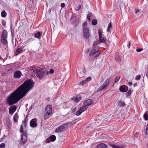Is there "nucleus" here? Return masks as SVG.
Instances as JSON below:
<instances>
[{
	"instance_id": "5701e85b",
	"label": "nucleus",
	"mask_w": 148,
	"mask_h": 148,
	"mask_svg": "<svg viewBox=\"0 0 148 148\" xmlns=\"http://www.w3.org/2000/svg\"><path fill=\"white\" fill-rule=\"evenodd\" d=\"M22 50L23 48L21 47L18 48V49H16L15 52V54L18 55V54L22 52Z\"/></svg>"
},
{
	"instance_id": "c03bdc74",
	"label": "nucleus",
	"mask_w": 148,
	"mask_h": 148,
	"mask_svg": "<svg viewBox=\"0 0 148 148\" xmlns=\"http://www.w3.org/2000/svg\"><path fill=\"white\" fill-rule=\"evenodd\" d=\"M23 124L25 126L27 124V122L25 121H24L22 122Z\"/></svg>"
},
{
	"instance_id": "b1692460",
	"label": "nucleus",
	"mask_w": 148,
	"mask_h": 148,
	"mask_svg": "<svg viewBox=\"0 0 148 148\" xmlns=\"http://www.w3.org/2000/svg\"><path fill=\"white\" fill-rule=\"evenodd\" d=\"M83 34L85 38L87 39L88 38L90 35L89 32L83 33Z\"/></svg>"
},
{
	"instance_id": "4d7b16f0",
	"label": "nucleus",
	"mask_w": 148,
	"mask_h": 148,
	"mask_svg": "<svg viewBox=\"0 0 148 148\" xmlns=\"http://www.w3.org/2000/svg\"><path fill=\"white\" fill-rule=\"evenodd\" d=\"M89 51V49H88L86 51V53H88V52Z\"/></svg>"
},
{
	"instance_id": "f03ea898",
	"label": "nucleus",
	"mask_w": 148,
	"mask_h": 148,
	"mask_svg": "<svg viewBox=\"0 0 148 148\" xmlns=\"http://www.w3.org/2000/svg\"><path fill=\"white\" fill-rule=\"evenodd\" d=\"M34 86L33 81L31 79H28L25 81L22 85L17 89L24 96Z\"/></svg>"
},
{
	"instance_id": "39448f33",
	"label": "nucleus",
	"mask_w": 148,
	"mask_h": 148,
	"mask_svg": "<svg viewBox=\"0 0 148 148\" xmlns=\"http://www.w3.org/2000/svg\"><path fill=\"white\" fill-rule=\"evenodd\" d=\"M70 123H66L60 125L55 130V132L57 133H61L64 131L66 128H67Z\"/></svg>"
},
{
	"instance_id": "ddd939ff",
	"label": "nucleus",
	"mask_w": 148,
	"mask_h": 148,
	"mask_svg": "<svg viewBox=\"0 0 148 148\" xmlns=\"http://www.w3.org/2000/svg\"><path fill=\"white\" fill-rule=\"evenodd\" d=\"M83 26V33L88 32H89L88 27L87 23L85 22L82 24Z\"/></svg>"
},
{
	"instance_id": "f3484780",
	"label": "nucleus",
	"mask_w": 148,
	"mask_h": 148,
	"mask_svg": "<svg viewBox=\"0 0 148 148\" xmlns=\"http://www.w3.org/2000/svg\"><path fill=\"white\" fill-rule=\"evenodd\" d=\"M98 52V51L96 49V47H95L90 51L89 54V56H93Z\"/></svg>"
},
{
	"instance_id": "052dcab7",
	"label": "nucleus",
	"mask_w": 148,
	"mask_h": 148,
	"mask_svg": "<svg viewBox=\"0 0 148 148\" xmlns=\"http://www.w3.org/2000/svg\"><path fill=\"white\" fill-rule=\"evenodd\" d=\"M117 60H118V61H119L120 60V59L119 58V59H117Z\"/></svg>"
},
{
	"instance_id": "8fccbe9b",
	"label": "nucleus",
	"mask_w": 148,
	"mask_h": 148,
	"mask_svg": "<svg viewBox=\"0 0 148 148\" xmlns=\"http://www.w3.org/2000/svg\"><path fill=\"white\" fill-rule=\"evenodd\" d=\"M128 84L130 86H131L132 85V82H129L128 83Z\"/></svg>"
},
{
	"instance_id": "e433bc0d",
	"label": "nucleus",
	"mask_w": 148,
	"mask_h": 148,
	"mask_svg": "<svg viewBox=\"0 0 148 148\" xmlns=\"http://www.w3.org/2000/svg\"><path fill=\"white\" fill-rule=\"evenodd\" d=\"M86 83V80H84L82 81L79 83V84L80 85H82L83 84H84Z\"/></svg>"
},
{
	"instance_id": "4be33fe9",
	"label": "nucleus",
	"mask_w": 148,
	"mask_h": 148,
	"mask_svg": "<svg viewBox=\"0 0 148 148\" xmlns=\"http://www.w3.org/2000/svg\"><path fill=\"white\" fill-rule=\"evenodd\" d=\"M1 42L4 45H8V41L6 38H1Z\"/></svg>"
},
{
	"instance_id": "412c9836",
	"label": "nucleus",
	"mask_w": 148,
	"mask_h": 148,
	"mask_svg": "<svg viewBox=\"0 0 148 148\" xmlns=\"http://www.w3.org/2000/svg\"><path fill=\"white\" fill-rule=\"evenodd\" d=\"M42 34V33H40V32H38L35 33L34 34V37L36 38H38V39H40V37Z\"/></svg>"
},
{
	"instance_id": "4c0bfd02",
	"label": "nucleus",
	"mask_w": 148,
	"mask_h": 148,
	"mask_svg": "<svg viewBox=\"0 0 148 148\" xmlns=\"http://www.w3.org/2000/svg\"><path fill=\"white\" fill-rule=\"evenodd\" d=\"M20 132L22 133V134H23V133H25V132L23 131L22 125H21L20 127Z\"/></svg>"
},
{
	"instance_id": "a211bd4d",
	"label": "nucleus",
	"mask_w": 148,
	"mask_h": 148,
	"mask_svg": "<svg viewBox=\"0 0 148 148\" xmlns=\"http://www.w3.org/2000/svg\"><path fill=\"white\" fill-rule=\"evenodd\" d=\"M72 100L76 102H78L81 99V97L79 95H77L75 97H73L72 99Z\"/></svg>"
},
{
	"instance_id": "49530a36",
	"label": "nucleus",
	"mask_w": 148,
	"mask_h": 148,
	"mask_svg": "<svg viewBox=\"0 0 148 148\" xmlns=\"http://www.w3.org/2000/svg\"><path fill=\"white\" fill-rule=\"evenodd\" d=\"M130 44L131 43L130 41H129L127 44V47L129 48H130Z\"/></svg>"
},
{
	"instance_id": "9d476101",
	"label": "nucleus",
	"mask_w": 148,
	"mask_h": 148,
	"mask_svg": "<svg viewBox=\"0 0 148 148\" xmlns=\"http://www.w3.org/2000/svg\"><path fill=\"white\" fill-rule=\"evenodd\" d=\"M16 108L17 107L16 106L13 105H12L9 109V113L11 115H12L16 111Z\"/></svg>"
},
{
	"instance_id": "f257e3e1",
	"label": "nucleus",
	"mask_w": 148,
	"mask_h": 148,
	"mask_svg": "<svg viewBox=\"0 0 148 148\" xmlns=\"http://www.w3.org/2000/svg\"><path fill=\"white\" fill-rule=\"evenodd\" d=\"M23 97V95L17 89L7 97L6 103L8 106L13 105L16 103Z\"/></svg>"
},
{
	"instance_id": "dca6fc26",
	"label": "nucleus",
	"mask_w": 148,
	"mask_h": 148,
	"mask_svg": "<svg viewBox=\"0 0 148 148\" xmlns=\"http://www.w3.org/2000/svg\"><path fill=\"white\" fill-rule=\"evenodd\" d=\"M128 89V88L125 85L122 86L119 88L120 91L123 92H126L127 91Z\"/></svg>"
},
{
	"instance_id": "6ab92c4d",
	"label": "nucleus",
	"mask_w": 148,
	"mask_h": 148,
	"mask_svg": "<svg viewBox=\"0 0 148 148\" xmlns=\"http://www.w3.org/2000/svg\"><path fill=\"white\" fill-rule=\"evenodd\" d=\"M8 36V33L6 30H4L3 31L1 38H7Z\"/></svg>"
},
{
	"instance_id": "a18cd8bd",
	"label": "nucleus",
	"mask_w": 148,
	"mask_h": 148,
	"mask_svg": "<svg viewBox=\"0 0 148 148\" xmlns=\"http://www.w3.org/2000/svg\"><path fill=\"white\" fill-rule=\"evenodd\" d=\"M65 4L64 3H62L61 4V6L62 8H63L65 7Z\"/></svg>"
},
{
	"instance_id": "13d9d810",
	"label": "nucleus",
	"mask_w": 148,
	"mask_h": 148,
	"mask_svg": "<svg viewBox=\"0 0 148 148\" xmlns=\"http://www.w3.org/2000/svg\"><path fill=\"white\" fill-rule=\"evenodd\" d=\"M99 53H97V55H96V56H95L96 57H97V56H98L99 55Z\"/></svg>"
},
{
	"instance_id": "c756f323",
	"label": "nucleus",
	"mask_w": 148,
	"mask_h": 148,
	"mask_svg": "<svg viewBox=\"0 0 148 148\" xmlns=\"http://www.w3.org/2000/svg\"><path fill=\"white\" fill-rule=\"evenodd\" d=\"M10 29L11 30V34L12 35V36L13 37L14 35V29H12V26H10Z\"/></svg>"
},
{
	"instance_id": "473e14b6",
	"label": "nucleus",
	"mask_w": 148,
	"mask_h": 148,
	"mask_svg": "<svg viewBox=\"0 0 148 148\" xmlns=\"http://www.w3.org/2000/svg\"><path fill=\"white\" fill-rule=\"evenodd\" d=\"M34 39L33 38H29L27 41V43H30L32 42V41L34 40Z\"/></svg>"
},
{
	"instance_id": "cd10ccee",
	"label": "nucleus",
	"mask_w": 148,
	"mask_h": 148,
	"mask_svg": "<svg viewBox=\"0 0 148 148\" xmlns=\"http://www.w3.org/2000/svg\"><path fill=\"white\" fill-rule=\"evenodd\" d=\"M7 13L4 11H2L1 13V15L2 17L5 18L7 15Z\"/></svg>"
},
{
	"instance_id": "3c124183",
	"label": "nucleus",
	"mask_w": 148,
	"mask_h": 148,
	"mask_svg": "<svg viewBox=\"0 0 148 148\" xmlns=\"http://www.w3.org/2000/svg\"><path fill=\"white\" fill-rule=\"evenodd\" d=\"M139 11V9H136L135 11V13L136 14Z\"/></svg>"
},
{
	"instance_id": "aec40b11",
	"label": "nucleus",
	"mask_w": 148,
	"mask_h": 148,
	"mask_svg": "<svg viewBox=\"0 0 148 148\" xmlns=\"http://www.w3.org/2000/svg\"><path fill=\"white\" fill-rule=\"evenodd\" d=\"M97 148H107V145L104 143H100L97 146Z\"/></svg>"
},
{
	"instance_id": "423d86ee",
	"label": "nucleus",
	"mask_w": 148,
	"mask_h": 148,
	"mask_svg": "<svg viewBox=\"0 0 148 148\" xmlns=\"http://www.w3.org/2000/svg\"><path fill=\"white\" fill-rule=\"evenodd\" d=\"M27 140V134L24 133L21 135V137L20 143L22 145L25 144Z\"/></svg>"
},
{
	"instance_id": "0eeeda50",
	"label": "nucleus",
	"mask_w": 148,
	"mask_h": 148,
	"mask_svg": "<svg viewBox=\"0 0 148 148\" xmlns=\"http://www.w3.org/2000/svg\"><path fill=\"white\" fill-rule=\"evenodd\" d=\"M98 34L99 37V40L101 43L102 42L104 43L106 41V38L103 37L102 38V32L101 29H99L98 30Z\"/></svg>"
},
{
	"instance_id": "c9c22d12",
	"label": "nucleus",
	"mask_w": 148,
	"mask_h": 148,
	"mask_svg": "<svg viewBox=\"0 0 148 148\" xmlns=\"http://www.w3.org/2000/svg\"><path fill=\"white\" fill-rule=\"evenodd\" d=\"M144 118L145 120H148V115H147L146 114H144Z\"/></svg>"
},
{
	"instance_id": "c85d7f7f",
	"label": "nucleus",
	"mask_w": 148,
	"mask_h": 148,
	"mask_svg": "<svg viewBox=\"0 0 148 148\" xmlns=\"http://www.w3.org/2000/svg\"><path fill=\"white\" fill-rule=\"evenodd\" d=\"M110 145L113 148H123L121 147L116 146L113 144H110Z\"/></svg>"
},
{
	"instance_id": "7ed1b4c3",
	"label": "nucleus",
	"mask_w": 148,
	"mask_h": 148,
	"mask_svg": "<svg viewBox=\"0 0 148 148\" xmlns=\"http://www.w3.org/2000/svg\"><path fill=\"white\" fill-rule=\"evenodd\" d=\"M31 71H32L34 73L33 75L34 76L36 75L40 79H42L45 77V76L48 75L47 71H42V69L39 67H37L35 66H33L31 67Z\"/></svg>"
},
{
	"instance_id": "bb28decb",
	"label": "nucleus",
	"mask_w": 148,
	"mask_h": 148,
	"mask_svg": "<svg viewBox=\"0 0 148 148\" xmlns=\"http://www.w3.org/2000/svg\"><path fill=\"white\" fill-rule=\"evenodd\" d=\"M112 29V24L111 23H110L108 26L107 29V31L108 32H110V30Z\"/></svg>"
},
{
	"instance_id": "ea45409f",
	"label": "nucleus",
	"mask_w": 148,
	"mask_h": 148,
	"mask_svg": "<svg viewBox=\"0 0 148 148\" xmlns=\"http://www.w3.org/2000/svg\"><path fill=\"white\" fill-rule=\"evenodd\" d=\"M86 80V82H88L90 81L91 80V77H89L85 79Z\"/></svg>"
},
{
	"instance_id": "e2e57ef3",
	"label": "nucleus",
	"mask_w": 148,
	"mask_h": 148,
	"mask_svg": "<svg viewBox=\"0 0 148 148\" xmlns=\"http://www.w3.org/2000/svg\"><path fill=\"white\" fill-rule=\"evenodd\" d=\"M66 108V107H65V108Z\"/></svg>"
},
{
	"instance_id": "5fc2aeb1",
	"label": "nucleus",
	"mask_w": 148,
	"mask_h": 148,
	"mask_svg": "<svg viewBox=\"0 0 148 148\" xmlns=\"http://www.w3.org/2000/svg\"><path fill=\"white\" fill-rule=\"evenodd\" d=\"M27 116L25 118L24 120V121H25L26 122H27Z\"/></svg>"
},
{
	"instance_id": "7c9ffc66",
	"label": "nucleus",
	"mask_w": 148,
	"mask_h": 148,
	"mask_svg": "<svg viewBox=\"0 0 148 148\" xmlns=\"http://www.w3.org/2000/svg\"><path fill=\"white\" fill-rule=\"evenodd\" d=\"M97 23V21L96 19H93L92 22V24L93 25H96Z\"/></svg>"
},
{
	"instance_id": "2eb2a0df",
	"label": "nucleus",
	"mask_w": 148,
	"mask_h": 148,
	"mask_svg": "<svg viewBox=\"0 0 148 148\" xmlns=\"http://www.w3.org/2000/svg\"><path fill=\"white\" fill-rule=\"evenodd\" d=\"M93 102L91 99H89L86 101L84 103V106H89L93 104Z\"/></svg>"
},
{
	"instance_id": "1a4fd4ad",
	"label": "nucleus",
	"mask_w": 148,
	"mask_h": 148,
	"mask_svg": "<svg viewBox=\"0 0 148 148\" xmlns=\"http://www.w3.org/2000/svg\"><path fill=\"white\" fill-rule=\"evenodd\" d=\"M56 137L55 136L53 135L47 138L45 141L46 143H49L51 142L54 141L56 140Z\"/></svg>"
},
{
	"instance_id": "37998d69",
	"label": "nucleus",
	"mask_w": 148,
	"mask_h": 148,
	"mask_svg": "<svg viewBox=\"0 0 148 148\" xmlns=\"http://www.w3.org/2000/svg\"><path fill=\"white\" fill-rule=\"evenodd\" d=\"M143 50V48H138L136 49V51L138 52H140Z\"/></svg>"
},
{
	"instance_id": "2f4dec72",
	"label": "nucleus",
	"mask_w": 148,
	"mask_h": 148,
	"mask_svg": "<svg viewBox=\"0 0 148 148\" xmlns=\"http://www.w3.org/2000/svg\"><path fill=\"white\" fill-rule=\"evenodd\" d=\"M92 13L89 12L87 14V19L88 21L90 20V17L92 15Z\"/></svg>"
},
{
	"instance_id": "680f3d73",
	"label": "nucleus",
	"mask_w": 148,
	"mask_h": 148,
	"mask_svg": "<svg viewBox=\"0 0 148 148\" xmlns=\"http://www.w3.org/2000/svg\"><path fill=\"white\" fill-rule=\"evenodd\" d=\"M147 146L148 147V143L147 144Z\"/></svg>"
},
{
	"instance_id": "9b49d317",
	"label": "nucleus",
	"mask_w": 148,
	"mask_h": 148,
	"mask_svg": "<svg viewBox=\"0 0 148 148\" xmlns=\"http://www.w3.org/2000/svg\"><path fill=\"white\" fill-rule=\"evenodd\" d=\"M36 121L37 120L36 119H32L30 122V126L33 128L36 127L37 125Z\"/></svg>"
},
{
	"instance_id": "79ce46f5",
	"label": "nucleus",
	"mask_w": 148,
	"mask_h": 148,
	"mask_svg": "<svg viewBox=\"0 0 148 148\" xmlns=\"http://www.w3.org/2000/svg\"><path fill=\"white\" fill-rule=\"evenodd\" d=\"M54 73V70L52 69H50L49 71L47 72L48 73V74H52Z\"/></svg>"
},
{
	"instance_id": "de8ad7c7",
	"label": "nucleus",
	"mask_w": 148,
	"mask_h": 148,
	"mask_svg": "<svg viewBox=\"0 0 148 148\" xmlns=\"http://www.w3.org/2000/svg\"><path fill=\"white\" fill-rule=\"evenodd\" d=\"M145 132L146 135H148V129H147L146 128Z\"/></svg>"
},
{
	"instance_id": "58836bf2",
	"label": "nucleus",
	"mask_w": 148,
	"mask_h": 148,
	"mask_svg": "<svg viewBox=\"0 0 148 148\" xmlns=\"http://www.w3.org/2000/svg\"><path fill=\"white\" fill-rule=\"evenodd\" d=\"M120 78V76H117L116 78V79H115V82L116 83H117L118 82V81H119V80Z\"/></svg>"
},
{
	"instance_id": "a878e982",
	"label": "nucleus",
	"mask_w": 148,
	"mask_h": 148,
	"mask_svg": "<svg viewBox=\"0 0 148 148\" xmlns=\"http://www.w3.org/2000/svg\"><path fill=\"white\" fill-rule=\"evenodd\" d=\"M13 119L14 121L17 122L18 121V114L16 113L14 116Z\"/></svg>"
},
{
	"instance_id": "09e8293b",
	"label": "nucleus",
	"mask_w": 148,
	"mask_h": 148,
	"mask_svg": "<svg viewBox=\"0 0 148 148\" xmlns=\"http://www.w3.org/2000/svg\"><path fill=\"white\" fill-rule=\"evenodd\" d=\"M131 92L130 90H129L127 92V94L128 96H130L131 95Z\"/></svg>"
},
{
	"instance_id": "a19ab883",
	"label": "nucleus",
	"mask_w": 148,
	"mask_h": 148,
	"mask_svg": "<svg viewBox=\"0 0 148 148\" xmlns=\"http://www.w3.org/2000/svg\"><path fill=\"white\" fill-rule=\"evenodd\" d=\"M5 146V144L4 143H2L0 144V148H4Z\"/></svg>"
},
{
	"instance_id": "f8f14e48",
	"label": "nucleus",
	"mask_w": 148,
	"mask_h": 148,
	"mask_svg": "<svg viewBox=\"0 0 148 148\" xmlns=\"http://www.w3.org/2000/svg\"><path fill=\"white\" fill-rule=\"evenodd\" d=\"M87 109V107L85 106H84L81 107L79 110L76 112V114L77 116H79L83 112L85 111Z\"/></svg>"
},
{
	"instance_id": "6e6552de",
	"label": "nucleus",
	"mask_w": 148,
	"mask_h": 148,
	"mask_svg": "<svg viewBox=\"0 0 148 148\" xmlns=\"http://www.w3.org/2000/svg\"><path fill=\"white\" fill-rule=\"evenodd\" d=\"M109 79H107L103 85L101 86H100L97 90V91H99L106 88L109 84Z\"/></svg>"
},
{
	"instance_id": "603ef678",
	"label": "nucleus",
	"mask_w": 148,
	"mask_h": 148,
	"mask_svg": "<svg viewBox=\"0 0 148 148\" xmlns=\"http://www.w3.org/2000/svg\"><path fill=\"white\" fill-rule=\"evenodd\" d=\"M81 8V6L79 5L78 7L77 8V9H76V10H78L80 9Z\"/></svg>"
},
{
	"instance_id": "864d4df0",
	"label": "nucleus",
	"mask_w": 148,
	"mask_h": 148,
	"mask_svg": "<svg viewBox=\"0 0 148 148\" xmlns=\"http://www.w3.org/2000/svg\"><path fill=\"white\" fill-rule=\"evenodd\" d=\"M137 85V84L136 83H135V84H134V85H133V86L134 87H135Z\"/></svg>"
},
{
	"instance_id": "20e7f679",
	"label": "nucleus",
	"mask_w": 148,
	"mask_h": 148,
	"mask_svg": "<svg viewBox=\"0 0 148 148\" xmlns=\"http://www.w3.org/2000/svg\"><path fill=\"white\" fill-rule=\"evenodd\" d=\"M45 111L46 113L44 116L45 119H48L50 117L52 113V107L51 105H49L46 107Z\"/></svg>"
},
{
	"instance_id": "f704fd0d",
	"label": "nucleus",
	"mask_w": 148,
	"mask_h": 148,
	"mask_svg": "<svg viewBox=\"0 0 148 148\" xmlns=\"http://www.w3.org/2000/svg\"><path fill=\"white\" fill-rule=\"evenodd\" d=\"M140 75H138L136 76L135 78V79L136 80H139L140 79Z\"/></svg>"
},
{
	"instance_id": "bf43d9fd",
	"label": "nucleus",
	"mask_w": 148,
	"mask_h": 148,
	"mask_svg": "<svg viewBox=\"0 0 148 148\" xmlns=\"http://www.w3.org/2000/svg\"><path fill=\"white\" fill-rule=\"evenodd\" d=\"M146 128H147V129H148V123Z\"/></svg>"
},
{
	"instance_id": "72a5a7b5",
	"label": "nucleus",
	"mask_w": 148,
	"mask_h": 148,
	"mask_svg": "<svg viewBox=\"0 0 148 148\" xmlns=\"http://www.w3.org/2000/svg\"><path fill=\"white\" fill-rule=\"evenodd\" d=\"M101 43L100 42L99 40H97L93 44V46H95L96 45H98L99 44Z\"/></svg>"
},
{
	"instance_id": "393cba45",
	"label": "nucleus",
	"mask_w": 148,
	"mask_h": 148,
	"mask_svg": "<svg viewBox=\"0 0 148 148\" xmlns=\"http://www.w3.org/2000/svg\"><path fill=\"white\" fill-rule=\"evenodd\" d=\"M118 105L121 107L125 106L126 104L121 101H119L118 102Z\"/></svg>"
},
{
	"instance_id": "4468645a",
	"label": "nucleus",
	"mask_w": 148,
	"mask_h": 148,
	"mask_svg": "<svg viewBox=\"0 0 148 148\" xmlns=\"http://www.w3.org/2000/svg\"><path fill=\"white\" fill-rule=\"evenodd\" d=\"M21 75V73L19 71H15L14 73V77L15 78H19Z\"/></svg>"
},
{
	"instance_id": "6e6d98bb",
	"label": "nucleus",
	"mask_w": 148,
	"mask_h": 148,
	"mask_svg": "<svg viewBox=\"0 0 148 148\" xmlns=\"http://www.w3.org/2000/svg\"><path fill=\"white\" fill-rule=\"evenodd\" d=\"M146 76L147 77H148V72L146 73Z\"/></svg>"
}]
</instances>
